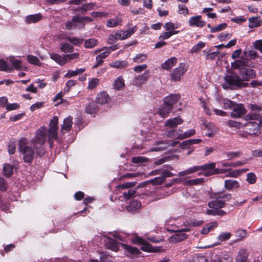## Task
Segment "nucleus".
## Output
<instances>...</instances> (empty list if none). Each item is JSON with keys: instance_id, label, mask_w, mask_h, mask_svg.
<instances>
[{"instance_id": "1", "label": "nucleus", "mask_w": 262, "mask_h": 262, "mask_svg": "<svg viewBox=\"0 0 262 262\" xmlns=\"http://www.w3.org/2000/svg\"><path fill=\"white\" fill-rule=\"evenodd\" d=\"M47 137V128L45 126H41L36 131L35 136L30 141V143L35 149L36 155L39 157L43 156L45 153L42 145L46 142Z\"/></svg>"}, {"instance_id": "2", "label": "nucleus", "mask_w": 262, "mask_h": 262, "mask_svg": "<svg viewBox=\"0 0 262 262\" xmlns=\"http://www.w3.org/2000/svg\"><path fill=\"white\" fill-rule=\"evenodd\" d=\"M225 82L222 86L224 89H233L236 88H246L248 86V83L242 81L241 77L235 73H232L224 77Z\"/></svg>"}, {"instance_id": "3", "label": "nucleus", "mask_w": 262, "mask_h": 262, "mask_svg": "<svg viewBox=\"0 0 262 262\" xmlns=\"http://www.w3.org/2000/svg\"><path fill=\"white\" fill-rule=\"evenodd\" d=\"M244 119L247 121L244 126L247 134L255 136L260 134L259 123L255 120V119H259L258 115L247 114L245 116Z\"/></svg>"}, {"instance_id": "4", "label": "nucleus", "mask_w": 262, "mask_h": 262, "mask_svg": "<svg viewBox=\"0 0 262 262\" xmlns=\"http://www.w3.org/2000/svg\"><path fill=\"white\" fill-rule=\"evenodd\" d=\"M31 145V144L29 145L27 139L25 138H21L18 142V150L23 155L24 161L27 163L31 162L34 159L35 152Z\"/></svg>"}, {"instance_id": "5", "label": "nucleus", "mask_w": 262, "mask_h": 262, "mask_svg": "<svg viewBox=\"0 0 262 262\" xmlns=\"http://www.w3.org/2000/svg\"><path fill=\"white\" fill-rule=\"evenodd\" d=\"M239 60L236 61L234 63H232V67L234 69H239V77L242 81H248L250 79L254 78L256 77L255 71L251 69L246 67H239Z\"/></svg>"}, {"instance_id": "6", "label": "nucleus", "mask_w": 262, "mask_h": 262, "mask_svg": "<svg viewBox=\"0 0 262 262\" xmlns=\"http://www.w3.org/2000/svg\"><path fill=\"white\" fill-rule=\"evenodd\" d=\"M58 117L57 116H54L50 121L49 129L48 130L47 129L48 140L50 147L53 146L54 140L57 139V130L58 129Z\"/></svg>"}, {"instance_id": "7", "label": "nucleus", "mask_w": 262, "mask_h": 262, "mask_svg": "<svg viewBox=\"0 0 262 262\" xmlns=\"http://www.w3.org/2000/svg\"><path fill=\"white\" fill-rule=\"evenodd\" d=\"M188 70V65L185 63H180L173 69L169 74L170 80L172 82L180 81L183 78Z\"/></svg>"}, {"instance_id": "8", "label": "nucleus", "mask_w": 262, "mask_h": 262, "mask_svg": "<svg viewBox=\"0 0 262 262\" xmlns=\"http://www.w3.org/2000/svg\"><path fill=\"white\" fill-rule=\"evenodd\" d=\"M178 27L179 25L178 24H174L172 22L166 23L164 26L166 32L161 33L160 35V38L166 39L170 38L171 36L178 34L179 31H176V29L178 28Z\"/></svg>"}, {"instance_id": "9", "label": "nucleus", "mask_w": 262, "mask_h": 262, "mask_svg": "<svg viewBox=\"0 0 262 262\" xmlns=\"http://www.w3.org/2000/svg\"><path fill=\"white\" fill-rule=\"evenodd\" d=\"M208 207L209 209L207 210L206 213L208 215H216L217 208H221L225 206V203L220 200H214L209 202Z\"/></svg>"}, {"instance_id": "10", "label": "nucleus", "mask_w": 262, "mask_h": 262, "mask_svg": "<svg viewBox=\"0 0 262 262\" xmlns=\"http://www.w3.org/2000/svg\"><path fill=\"white\" fill-rule=\"evenodd\" d=\"M179 143L178 141H169L168 142L161 141L156 143V146L152 147L150 149L151 151H163L168 148L170 146H174Z\"/></svg>"}, {"instance_id": "11", "label": "nucleus", "mask_w": 262, "mask_h": 262, "mask_svg": "<svg viewBox=\"0 0 262 262\" xmlns=\"http://www.w3.org/2000/svg\"><path fill=\"white\" fill-rule=\"evenodd\" d=\"M149 77V72L146 70L141 75L135 76L132 80V84L137 87L141 86L146 83Z\"/></svg>"}, {"instance_id": "12", "label": "nucleus", "mask_w": 262, "mask_h": 262, "mask_svg": "<svg viewBox=\"0 0 262 262\" xmlns=\"http://www.w3.org/2000/svg\"><path fill=\"white\" fill-rule=\"evenodd\" d=\"M189 230V229L188 228H184L177 231L175 234L169 237V242L171 243H178L183 241L187 237V234L184 232L188 231Z\"/></svg>"}, {"instance_id": "13", "label": "nucleus", "mask_w": 262, "mask_h": 262, "mask_svg": "<svg viewBox=\"0 0 262 262\" xmlns=\"http://www.w3.org/2000/svg\"><path fill=\"white\" fill-rule=\"evenodd\" d=\"M231 110V116L233 118L241 117L246 113V109L242 104L235 103Z\"/></svg>"}, {"instance_id": "14", "label": "nucleus", "mask_w": 262, "mask_h": 262, "mask_svg": "<svg viewBox=\"0 0 262 262\" xmlns=\"http://www.w3.org/2000/svg\"><path fill=\"white\" fill-rule=\"evenodd\" d=\"M201 15H196L191 17L188 21L189 26L192 27H203L206 25V22L202 20Z\"/></svg>"}, {"instance_id": "15", "label": "nucleus", "mask_w": 262, "mask_h": 262, "mask_svg": "<svg viewBox=\"0 0 262 262\" xmlns=\"http://www.w3.org/2000/svg\"><path fill=\"white\" fill-rule=\"evenodd\" d=\"M204 129L206 130L208 133L207 135L209 137H212L215 135L217 132V128L212 123L208 122H204L203 125Z\"/></svg>"}, {"instance_id": "16", "label": "nucleus", "mask_w": 262, "mask_h": 262, "mask_svg": "<svg viewBox=\"0 0 262 262\" xmlns=\"http://www.w3.org/2000/svg\"><path fill=\"white\" fill-rule=\"evenodd\" d=\"M110 100V97L108 94L104 91L98 93L96 99V103L101 105L108 103Z\"/></svg>"}, {"instance_id": "17", "label": "nucleus", "mask_w": 262, "mask_h": 262, "mask_svg": "<svg viewBox=\"0 0 262 262\" xmlns=\"http://www.w3.org/2000/svg\"><path fill=\"white\" fill-rule=\"evenodd\" d=\"M215 163L211 162L208 164H204L202 166H199V170H202L204 171V176L206 177L210 176L211 175H208V173L212 172L215 169Z\"/></svg>"}, {"instance_id": "18", "label": "nucleus", "mask_w": 262, "mask_h": 262, "mask_svg": "<svg viewBox=\"0 0 262 262\" xmlns=\"http://www.w3.org/2000/svg\"><path fill=\"white\" fill-rule=\"evenodd\" d=\"M180 95L179 94H171L166 96L164 99V102L172 108L173 105L180 100Z\"/></svg>"}, {"instance_id": "19", "label": "nucleus", "mask_w": 262, "mask_h": 262, "mask_svg": "<svg viewBox=\"0 0 262 262\" xmlns=\"http://www.w3.org/2000/svg\"><path fill=\"white\" fill-rule=\"evenodd\" d=\"M73 124V118L71 116H68L63 120V124L61 127V131L62 134L69 132Z\"/></svg>"}, {"instance_id": "20", "label": "nucleus", "mask_w": 262, "mask_h": 262, "mask_svg": "<svg viewBox=\"0 0 262 262\" xmlns=\"http://www.w3.org/2000/svg\"><path fill=\"white\" fill-rule=\"evenodd\" d=\"M172 110L170 105H168L164 102L163 104L160 107L157 114L163 118L167 117Z\"/></svg>"}, {"instance_id": "21", "label": "nucleus", "mask_w": 262, "mask_h": 262, "mask_svg": "<svg viewBox=\"0 0 262 262\" xmlns=\"http://www.w3.org/2000/svg\"><path fill=\"white\" fill-rule=\"evenodd\" d=\"M105 244L106 247L114 251H117L119 249V245L114 239L111 237L106 236L105 240Z\"/></svg>"}, {"instance_id": "22", "label": "nucleus", "mask_w": 262, "mask_h": 262, "mask_svg": "<svg viewBox=\"0 0 262 262\" xmlns=\"http://www.w3.org/2000/svg\"><path fill=\"white\" fill-rule=\"evenodd\" d=\"M182 123L183 120L180 117H177L167 120L165 123V125L170 128H173Z\"/></svg>"}, {"instance_id": "23", "label": "nucleus", "mask_w": 262, "mask_h": 262, "mask_svg": "<svg viewBox=\"0 0 262 262\" xmlns=\"http://www.w3.org/2000/svg\"><path fill=\"white\" fill-rule=\"evenodd\" d=\"M224 187L227 190L237 189L239 187V182L234 180H226L224 182Z\"/></svg>"}, {"instance_id": "24", "label": "nucleus", "mask_w": 262, "mask_h": 262, "mask_svg": "<svg viewBox=\"0 0 262 262\" xmlns=\"http://www.w3.org/2000/svg\"><path fill=\"white\" fill-rule=\"evenodd\" d=\"M247 107L251 111L248 114L257 115L260 117L261 115L259 113L262 111V107L260 105L255 103H250L248 104Z\"/></svg>"}, {"instance_id": "25", "label": "nucleus", "mask_w": 262, "mask_h": 262, "mask_svg": "<svg viewBox=\"0 0 262 262\" xmlns=\"http://www.w3.org/2000/svg\"><path fill=\"white\" fill-rule=\"evenodd\" d=\"M177 62V59L172 57L166 60L161 64V68L164 70H168L171 69Z\"/></svg>"}, {"instance_id": "26", "label": "nucleus", "mask_w": 262, "mask_h": 262, "mask_svg": "<svg viewBox=\"0 0 262 262\" xmlns=\"http://www.w3.org/2000/svg\"><path fill=\"white\" fill-rule=\"evenodd\" d=\"M121 246L125 249V252L128 253L127 255L129 256H132L135 255H137L140 253V251L138 250V249H137L136 247L127 245L125 244H122Z\"/></svg>"}, {"instance_id": "27", "label": "nucleus", "mask_w": 262, "mask_h": 262, "mask_svg": "<svg viewBox=\"0 0 262 262\" xmlns=\"http://www.w3.org/2000/svg\"><path fill=\"white\" fill-rule=\"evenodd\" d=\"M50 57L60 66H63L66 64V55L62 56L58 54L53 53L50 54Z\"/></svg>"}, {"instance_id": "28", "label": "nucleus", "mask_w": 262, "mask_h": 262, "mask_svg": "<svg viewBox=\"0 0 262 262\" xmlns=\"http://www.w3.org/2000/svg\"><path fill=\"white\" fill-rule=\"evenodd\" d=\"M42 18V15L40 13L29 15L26 17L25 22L27 24L36 23L40 20Z\"/></svg>"}, {"instance_id": "29", "label": "nucleus", "mask_w": 262, "mask_h": 262, "mask_svg": "<svg viewBox=\"0 0 262 262\" xmlns=\"http://www.w3.org/2000/svg\"><path fill=\"white\" fill-rule=\"evenodd\" d=\"M121 18L117 16L115 18L108 19L106 22V25L109 28H114L121 24Z\"/></svg>"}, {"instance_id": "30", "label": "nucleus", "mask_w": 262, "mask_h": 262, "mask_svg": "<svg viewBox=\"0 0 262 262\" xmlns=\"http://www.w3.org/2000/svg\"><path fill=\"white\" fill-rule=\"evenodd\" d=\"M231 236V234L230 232H222L217 237V239L220 241L216 242L211 246H209V247H212L214 246L220 245L221 242L229 239Z\"/></svg>"}, {"instance_id": "31", "label": "nucleus", "mask_w": 262, "mask_h": 262, "mask_svg": "<svg viewBox=\"0 0 262 262\" xmlns=\"http://www.w3.org/2000/svg\"><path fill=\"white\" fill-rule=\"evenodd\" d=\"M141 249L145 252H156L159 251V247H152L149 243L144 241L141 245Z\"/></svg>"}, {"instance_id": "32", "label": "nucleus", "mask_w": 262, "mask_h": 262, "mask_svg": "<svg viewBox=\"0 0 262 262\" xmlns=\"http://www.w3.org/2000/svg\"><path fill=\"white\" fill-rule=\"evenodd\" d=\"M66 63L68 62H77L80 59V53L78 52L66 54Z\"/></svg>"}, {"instance_id": "33", "label": "nucleus", "mask_w": 262, "mask_h": 262, "mask_svg": "<svg viewBox=\"0 0 262 262\" xmlns=\"http://www.w3.org/2000/svg\"><path fill=\"white\" fill-rule=\"evenodd\" d=\"M218 224L216 222H211L206 225V226L202 229L201 233L203 234H207L210 231L212 230L214 228L217 227Z\"/></svg>"}, {"instance_id": "34", "label": "nucleus", "mask_w": 262, "mask_h": 262, "mask_svg": "<svg viewBox=\"0 0 262 262\" xmlns=\"http://www.w3.org/2000/svg\"><path fill=\"white\" fill-rule=\"evenodd\" d=\"M14 167L10 164H5L3 166V172L4 175L9 177L13 173Z\"/></svg>"}, {"instance_id": "35", "label": "nucleus", "mask_w": 262, "mask_h": 262, "mask_svg": "<svg viewBox=\"0 0 262 262\" xmlns=\"http://www.w3.org/2000/svg\"><path fill=\"white\" fill-rule=\"evenodd\" d=\"M60 46L61 52L65 53H72L74 50L73 46L67 42H61Z\"/></svg>"}, {"instance_id": "36", "label": "nucleus", "mask_w": 262, "mask_h": 262, "mask_svg": "<svg viewBox=\"0 0 262 262\" xmlns=\"http://www.w3.org/2000/svg\"><path fill=\"white\" fill-rule=\"evenodd\" d=\"M109 66L114 68H123L128 66V62L126 60H116L110 63Z\"/></svg>"}, {"instance_id": "37", "label": "nucleus", "mask_w": 262, "mask_h": 262, "mask_svg": "<svg viewBox=\"0 0 262 262\" xmlns=\"http://www.w3.org/2000/svg\"><path fill=\"white\" fill-rule=\"evenodd\" d=\"M137 30V28L135 26L133 28H129L128 29L124 31L121 30L122 35V39H125L130 36L133 33H134Z\"/></svg>"}, {"instance_id": "38", "label": "nucleus", "mask_w": 262, "mask_h": 262, "mask_svg": "<svg viewBox=\"0 0 262 262\" xmlns=\"http://www.w3.org/2000/svg\"><path fill=\"white\" fill-rule=\"evenodd\" d=\"M9 61L12 63L13 67L17 70H20L24 69V68H26V67H23L20 60L16 59L14 57H10Z\"/></svg>"}, {"instance_id": "39", "label": "nucleus", "mask_w": 262, "mask_h": 262, "mask_svg": "<svg viewBox=\"0 0 262 262\" xmlns=\"http://www.w3.org/2000/svg\"><path fill=\"white\" fill-rule=\"evenodd\" d=\"M97 110V106L96 104L92 101L88 103L85 106V112L90 114L95 113Z\"/></svg>"}, {"instance_id": "40", "label": "nucleus", "mask_w": 262, "mask_h": 262, "mask_svg": "<svg viewBox=\"0 0 262 262\" xmlns=\"http://www.w3.org/2000/svg\"><path fill=\"white\" fill-rule=\"evenodd\" d=\"M125 85L124 81L122 77H118L115 81L113 84L114 88L115 90H119Z\"/></svg>"}, {"instance_id": "41", "label": "nucleus", "mask_w": 262, "mask_h": 262, "mask_svg": "<svg viewBox=\"0 0 262 262\" xmlns=\"http://www.w3.org/2000/svg\"><path fill=\"white\" fill-rule=\"evenodd\" d=\"M247 259V254L245 250H239L236 262H246Z\"/></svg>"}, {"instance_id": "42", "label": "nucleus", "mask_w": 262, "mask_h": 262, "mask_svg": "<svg viewBox=\"0 0 262 262\" xmlns=\"http://www.w3.org/2000/svg\"><path fill=\"white\" fill-rule=\"evenodd\" d=\"M147 58V55L146 54L140 53L137 54L135 57L133 59V61L137 63H140L145 61Z\"/></svg>"}, {"instance_id": "43", "label": "nucleus", "mask_w": 262, "mask_h": 262, "mask_svg": "<svg viewBox=\"0 0 262 262\" xmlns=\"http://www.w3.org/2000/svg\"><path fill=\"white\" fill-rule=\"evenodd\" d=\"M141 206V205L140 202L137 200H134L129 203L128 206L127 207V209L129 211H134L139 209Z\"/></svg>"}, {"instance_id": "44", "label": "nucleus", "mask_w": 262, "mask_h": 262, "mask_svg": "<svg viewBox=\"0 0 262 262\" xmlns=\"http://www.w3.org/2000/svg\"><path fill=\"white\" fill-rule=\"evenodd\" d=\"M85 71V69L84 68L77 69L75 71L69 70H68L67 73L65 75V76L70 78L82 73Z\"/></svg>"}, {"instance_id": "45", "label": "nucleus", "mask_w": 262, "mask_h": 262, "mask_svg": "<svg viewBox=\"0 0 262 262\" xmlns=\"http://www.w3.org/2000/svg\"><path fill=\"white\" fill-rule=\"evenodd\" d=\"M27 57V60L30 63L37 66H41L42 65V63L39 61V59L37 57L29 55Z\"/></svg>"}, {"instance_id": "46", "label": "nucleus", "mask_w": 262, "mask_h": 262, "mask_svg": "<svg viewBox=\"0 0 262 262\" xmlns=\"http://www.w3.org/2000/svg\"><path fill=\"white\" fill-rule=\"evenodd\" d=\"M214 199L215 200H219V199H223L224 201H228L231 198V194L229 193H223L222 192L218 193L217 194H214V196H212Z\"/></svg>"}, {"instance_id": "47", "label": "nucleus", "mask_w": 262, "mask_h": 262, "mask_svg": "<svg viewBox=\"0 0 262 262\" xmlns=\"http://www.w3.org/2000/svg\"><path fill=\"white\" fill-rule=\"evenodd\" d=\"M0 71L11 72L13 71V69L9 66L5 60L0 59Z\"/></svg>"}, {"instance_id": "48", "label": "nucleus", "mask_w": 262, "mask_h": 262, "mask_svg": "<svg viewBox=\"0 0 262 262\" xmlns=\"http://www.w3.org/2000/svg\"><path fill=\"white\" fill-rule=\"evenodd\" d=\"M74 21H76V28H82L84 27V22L82 19L81 17L79 16L76 15L73 17Z\"/></svg>"}, {"instance_id": "49", "label": "nucleus", "mask_w": 262, "mask_h": 262, "mask_svg": "<svg viewBox=\"0 0 262 262\" xmlns=\"http://www.w3.org/2000/svg\"><path fill=\"white\" fill-rule=\"evenodd\" d=\"M204 182L203 178H197L193 180H189L187 181L185 184L187 185H199L201 184Z\"/></svg>"}, {"instance_id": "50", "label": "nucleus", "mask_w": 262, "mask_h": 262, "mask_svg": "<svg viewBox=\"0 0 262 262\" xmlns=\"http://www.w3.org/2000/svg\"><path fill=\"white\" fill-rule=\"evenodd\" d=\"M261 22L257 18H250L249 19V27L250 28H256L260 26Z\"/></svg>"}, {"instance_id": "51", "label": "nucleus", "mask_w": 262, "mask_h": 262, "mask_svg": "<svg viewBox=\"0 0 262 262\" xmlns=\"http://www.w3.org/2000/svg\"><path fill=\"white\" fill-rule=\"evenodd\" d=\"M97 45V40L95 39H89L84 41V47L86 48H92Z\"/></svg>"}, {"instance_id": "52", "label": "nucleus", "mask_w": 262, "mask_h": 262, "mask_svg": "<svg viewBox=\"0 0 262 262\" xmlns=\"http://www.w3.org/2000/svg\"><path fill=\"white\" fill-rule=\"evenodd\" d=\"M195 134V130L194 129H189L183 133V135L179 136L180 139L182 140L191 136H192Z\"/></svg>"}, {"instance_id": "53", "label": "nucleus", "mask_w": 262, "mask_h": 262, "mask_svg": "<svg viewBox=\"0 0 262 262\" xmlns=\"http://www.w3.org/2000/svg\"><path fill=\"white\" fill-rule=\"evenodd\" d=\"M95 6V4L93 3L85 4L81 6L80 9L81 11H87L94 9Z\"/></svg>"}, {"instance_id": "54", "label": "nucleus", "mask_w": 262, "mask_h": 262, "mask_svg": "<svg viewBox=\"0 0 262 262\" xmlns=\"http://www.w3.org/2000/svg\"><path fill=\"white\" fill-rule=\"evenodd\" d=\"M67 40L75 46L81 45L83 42L82 39L77 37H67Z\"/></svg>"}, {"instance_id": "55", "label": "nucleus", "mask_w": 262, "mask_h": 262, "mask_svg": "<svg viewBox=\"0 0 262 262\" xmlns=\"http://www.w3.org/2000/svg\"><path fill=\"white\" fill-rule=\"evenodd\" d=\"M99 82V79L96 78H93L89 81V84L88 86V88L89 89L92 90V89H94L95 88H96L97 86V85H98Z\"/></svg>"}, {"instance_id": "56", "label": "nucleus", "mask_w": 262, "mask_h": 262, "mask_svg": "<svg viewBox=\"0 0 262 262\" xmlns=\"http://www.w3.org/2000/svg\"><path fill=\"white\" fill-rule=\"evenodd\" d=\"M76 21H74L73 17L71 20H68L65 23L66 28L68 30H72L76 29Z\"/></svg>"}, {"instance_id": "57", "label": "nucleus", "mask_w": 262, "mask_h": 262, "mask_svg": "<svg viewBox=\"0 0 262 262\" xmlns=\"http://www.w3.org/2000/svg\"><path fill=\"white\" fill-rule=\"evenodd\" d=\"M227 27V24L225 23H223L219 24L218 26L215 27H212L210 28V32L212 33H214L215 32H218L222 31L225 29Z\"/></svg>"}, {"instance_id": "58", "label": "nucleus", "mask_w": 262, "mask_h": 262, "mask_svg": "<svg viewBox=\"0 0 262 262\" xmlns=\"http://www.w3.org/2000/svg\"><path fill=\"white\" fill-rule=\"evenodd\" d=\"M256 180V177L253 172H250L247 174L246 181L250 184H254Z\"/></svg>"}, {"instance_id": "59", "label": "nucleus", "mask_w": 262, "mask_h": 262, "mask_svg": "<svg viewBox=\"0 0 262 262\" xmlns=\"http://www.w3.org/2000/svg\"><path fill=\"white\" fill-rule=\"evenodd\" d=\"M235 103L229 99H224L223 107L225 109H231Z\"/></svg>"}, {"instance_id": "60", "label": "nucleus", "mask_w": 262, "mask_h": 262, "mask_svg": "<svg viewBox=\"0 0 262 262\" xmlns=\"http://www.w3.org/2000/svg\"><path fill=\"white\" fill-rule=\"evenodd\" d=\"M178 8V11L180 14H182L184 15H186L189 14L188 9L185 5L182 4L179 5Z\"/></svg>"}, {"instance_id": "61", "label": "nucleus", "mask_w": 262, "mask_h": 262, "mask_svg": "<svg viewBox=\"0 0 262 262\" xmlns=\"http://www.w3.org/2000/svg\"><path fill=\"white\" fill-rule=\"evenodd\" d=\"M164 181H165L164 177L161 176L160 177L155 178L154 179L151 180L149 182L153 185H156L161 184Z\"/></svg>"}, {"instance_id": "62", "label": "nucleus", "mask_w": 262, "mask_h": 262, "mask_svg": "<svg viewBox=\"0 0 262 262\" xmlns=\"http://www.w3.org/2000/svg\"><path fill=\"white\" fill-rule=\"evenodd\" d=\"M253 47L262 54V39L257 40L253 43Z\"/></svg>"}, {"instance_id": "63", "label": "nucleus", "mask_w": 262, "mask_h": 262, "mask_svg": "<svg viewBox=\"0 0 262 262\" xmlns=\"http://www.w3.org/2000/svg\"><path fill=\"white\" fill-rule=\"evenodd\" d=\"M147 159L143 157H133L132 159V162L134 163H140L146 162Z\"/></svg>"}, {"instance_id": "64", "label": "nucleus", "mask_w": 262, "mask_h": 262, "mask_svg": "<svg viewBox=\"0 0 262 262\" xmlns=\"http://www.w3.org/2000/svg\"><path fill=\"white\" fill-rule=\"evenodd\" d=\"M76 83L75 80H69L66 82V86L67 89L64 88V92L67 93L69 91L70 88L74 86Z\"/></svg>"}]
</instances>
